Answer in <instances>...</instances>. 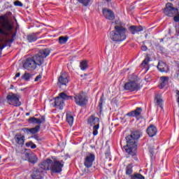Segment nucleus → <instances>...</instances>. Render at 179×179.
<instances>
[{"mask_svg": "<svg viewBox=\"0 0 179 179\" xmlns=\"http://www.w3.org/2000/svg\"><path fill=\"white\" fill-rule=\"evenodd\" d=\"M36 148H37V145L32 143V144H31V149H36Z\"/></svg>", "mask_w": 179, "mask_h": 179, "instance_id": "49530a36", "label": "nucleus"}, {"mask_svg": "<svg viewBox=\"0 0 179 179\" xmlns=\"http://www.w3.org/2000/svg\"><path fill=\"white\" fill-rule=\"evenodd\" d=\"M28 162L29 163H31L32 164H36L37 162H38V158H37V155L34 153L31 154V156L29 157V159H28Z\"/></svg>", "mask_w": 179, "mask_h": 179, "instance_id": "a878e982", "label": "nucleus"}, {"mask_svg": "<svg viewBox=\"0 0 179 179\" xmlns=\"http://www.w3.org/2000/svg\"><path fill=\"white\" fill-rule=\"evenodd\" d=\"M74 101L77 106L80 107H83V106H86L89 100L87 99V96L84 92H80L76 94L74 96Z\"/></svg>", "mask_w": 179, "mask_h": 179, "instance_id": "423d86ee", "label": "nucleus"}, {"mask_svg": "<svg viewBox=\"0 0 179 179\" xmlns=\"http://www.w3.org/2000/svg\"><path fill=\"white\" fill-rule=\"evenodd\" d=\"M50 50L49 49H43L38 51V52L32 57V59L36 62V66L43 65L44 62V58H47L48 55H50Z\"/></svg>", "mask_w": 179, "mask_h": 179, "instance_id": "20e7f679", "label": "nucleus"}, {"mask_svg": "<svg viewBox=\"0 0 179 179\" xmlns=\"http://www.w3.org/2000/svg\"><path fill=\"white\" fill-rule=\"evenodd\" d=\"M169 83V77L162 76L160 78V85H159V89H163Z\"/></svg>", "mask_w": 179, "mask_h": 179, "instance_id": "b1692460", "label": "nucleus"}, {"mask_svg": "<svg viewBox=\"0 0 179 179\" xmlns=\"http://www.w3.org/2000/svg\"><path fill=\"white\" fill-rule=\"evenodd\" d=\"M59 86H66L69 83V80L68 79V74L66 73H62L58 79Z\"/></svg>", "mask_w": 179, "mask_h": 179, "instance_id": "4468645a", "label": "nucleus"}, {"mask_svg": "<svg viewBox=\"0 0 179 179\" xmlns=\"http://www.w3.org/2000/svg\"><path fill=\"white\" fill-rule=\"evenodd\" d=\"M31 145H33V142L32 141H29L25 143V146L27 148H31Z\"/></svg>", "mask_w": 179, "mask_h": 179, "instance_id": "37998d69", "label": "nucleus"}, {"mask_svg": "<svg viewBox=\"0 0 179 179\" xmlns=\"http://www.w3.org/2000/svg\"><path fill=\"white\" fill-rule=\"evenodd\" d=\"M142 51H148V46L146 45H142L141 46Z\"/></svg>", "mask_w": 179, "mask_h": 179, "instance_id": "c03bdc74", "label": "nucleus"}, {"mask_svg": "<svg viewBox=\"0 0 179 179\" xmlns=\"http://www.w3.org/2000/svg\"><path fill=\"white\" fill-rule=\"evenodd\" d=\"M129 30L131 34H138V33L143 30V27L142 26L132 25L129 28Z\"/></svg>", "mask_w": 179, "mask_h": 179, "instance_id": "6ab92c4d", "label": "nucleus"}, {"mask_svg": "<svg viewBox=\"0 0 179 179\" xmlns=\"http://www.w3.org/2000/svg\"><path fill=\"white\" fill-rule=\"evenodd\" d=\"M106 2H111V0H106Z\"/></svg>", "mask_w": 179, "mask_h": 179, "instance_id": "8fccbe9b", "label": "nucleus"}, {"mask_svg": "<svg viewBox=\"0 0 179 179\" xmlns=\"http://www.w3.org/2000/svg\"><path fill=\"white\" fill-rule=\"evenodd\" d=\"M31 78V74L27 72H25L24 74L22 76V79H24V80H26V82H29Z\"/></svg>", "mask_w": 179, "mask_h": 179, "instance_id": "473e14b6", "label": "nucleus"}, {"mask_svg": "<svg viewBox=\"0 0 179 179\" xmlns=\"http://www.w3.org/2000/svg\"><path fill=\"white\" fill-rule=\"evenodd\" d=\"M134 166H132V164H128L126 167V175L129 176L131 178V176H132V173H134Z\"/></svg>", "mask_w": 179, "mask_h": 179, "instance_id": "cd10ccee", "label": "nucleus"}, {"mask_svg": "<svg viewBox=\"0 0 179 179\" xmlns=\"http://www.w3.org/2000/svg\"><path fill=\"white\" fill-rule=\"evenodd\" d=\"M147 134L150 138H152V136H155L156 134H157V129L155 125H150L148 129H147Z\"/></svg>", "mask_w": 179, "mask_h": 179, "instance_id": "412c9836", "label": "nucleus"}, {"mask_svg": "<svg viewBox=\"0 0 179 179\" xmlns=\"http://www.w3.org/2000/svg\"><path fill=\"white\" fill-rule=\"evenodd\" d=\"M115 30L109 33V37L114 43H122L127 40L128 29L121 24V21H115Z\"/></svg>", "mask_w": 179, "mask_h": 179, "instance_id": "f03ea898", "label": "nucleus"}, {"mask_svg": "<svg viewBox=\"0 0 179 179\" xmlns=\"http://www.w3.org/2000/svg\"><path fill=\"white\" fill-rule=\"evenodd\" d=\"M65 103L64 102V100L59 97H57L55 99V106L56 108H59L60 110H62L64 108V105Z\"/></svg>", "mask_w": 179, "mask_h": 179, "instance_id": "4be33fe9", "label": "nucleus"}, {"mask_svg": "<svg viewBox=\"0 0 179 179\" xmlns=\"http://www.w3.org/2000/svg\"><path fill=\"white\" fill-rule=\"evenodd\" d=\"M80 3H82L83 6H88L90 3V0H78Z\"/></svg>", "mask_w": 179, "mask_h": 179, "instance_id": "c9c22d12", "label": "nucleus"}, {"mask_svg": "<svg viewBox=\"0 0 179 179\" xmlns=\"http://www.w3.org/2000/svg\"><path fill=\"white\" fill-rule=\"evenodd\" d=\"M14 5L15 6H20V7L23 6V3L20 1H15L14 2Z\"/></svg>", "mask_w": 179, "mask_h": 179, "instance_id": "58836bf2", "label": "nucleus"}, {"mask_svg": "<svg viewBox=\"0 0 179 179\" xmlns=\"http://www.w3.org/2000/svg\"><path fill=\"white\" fill-rule=\"evenodd\" d=\"M13 141L15 145L22 147L26 141V137L24 136V134L17 133L14 136Z\"/></svg>", "mask_w": 179, "mask_h": 179, "instance_id": "9b49d317", "label": "nucleus"}, {"mask_svg": "<svg viewBox=\"0 0 179 179\" xmlns=\"http://www.w3.org/2000/svg\"><path fill=\"white\" fill-rule=\"evenodd\" d=\"M8 104L11 106H14L15 107H19L22 105L20 101H19V97L17 95L11 93L8 94L6 97Z\"/></svg>", "mask_w": 179, "mask_h": 179, "instance_id": "1a4fd4ad", "label": "nucleus"}, {"mask_svg": "<svg viewBox=\"0 0 179 179\" xmlns=\"http://www.w3.org/2000/svg\"><path fill=\"white\" fill-rule=\"evenodd\" d=\"M103 103H104V95H102L99 100V108L101 112L103 111Z\"/></svg>", "mask_w": 179, "mask_h": 179, "instance_id": "f704fd0d", "label": "nucleus"}, {"mask_svg": "<svg viewBox=\"0 0 179 179\" xmlns=\"http://www.w3.org/2000/svg\"><path fill=\"white\" fill-rule=\"evenodd\" d=\"M30 113H26V115H29Z\"/></svg>", "mask_w": 179, "mask_h": 179, "instance_id": "3c124183", "label": "nucleus"}, {"mask_svg": "<svg viewBox=\"0 0 179 179\" xmlns=\"http://www.w3.org/2000/svg\"><path fill=\"white\" fill-rule=\"evenodd\" d=\"M12 16V13L7 12L4 15L0 16V50H3L5 47H10L13 43L16 34L12 31L13 24L10 23L9 17Z\"/></svg>", "mask_w": 179, "mask_h": 179, "instance_id": "f257e3e1", "label": "nucleus"}, {"mask_svg": "<svg viewBox=\"0 0 179 179\" xmlns=\"http://www.w3.org/2000/svg\"><path fill=\"white\" fill-rule=\"evenodd\" d=\"M155 146L152 145L151 147H149V152L151 155V157L155 155Z\"/></svg>", "mask_w": 179, "mask_h": 179, "instance_id": "e433bc0d", "label": "nucleus"}, {"mask_svg": "<svg viewBox=\"0 0 179 179\" xmlns=\"http://www.w3.org/2000/svg\"><path fill=\"white\" fill-rule=\"evenodd\" d=\"M149 58H146L145 60L143 61L142 65H148L149 64Z\"/></svg>", "mask_w": 179, "mask_h": 179, "instance_id": "a19ab883", "label": "nucleus"}, {"mask_svg": "<svg viewBox=\"0 0 179 179\" xmlns=\"http://www.w3.org/2000/svg\"><path fill=\"white\" fill-rule=\"evenodd\" d=\"M131 179H145V176H142L141 173H136L131 176Z\"/></svg>", "mask_w": 179, "mask_h": 179, "instance_id": "2f4dec72", "label": "nucleus"}, {"mask_svg": "<svg viewBox=\"0 0 179 179\" xmlns=\"http://www.w3.org/2000/svg\"><path fill=\"white\" fill-rule=\"evenodd\" d=\"M52 163V160L47 159L46 161H43L38 165V171L41 173H44V171H47V170H50V167Z\"/></svg>", "mask_w": 179, "mask_h": 179, "instance_id": "f8f14e48", "label": "nucleus"}, {"mask_svg": "<svg viewBox=\"0 0 179 179\" xmlns=\"http://www.w3.org/2000/svg\"><path fill=\"white\" fill-rule=\"evenodd\" d=\"M80 68L81 71H86L89 68V63L87 60H83L80 62Z\"/></svg>", "mask_w": 179, "mask_h": 179, "instance_id": "bb28decb", "label": "nucleus"}, {"mask_svg": "<svg viewBox=\"0 0 179 179\" xmlns=\"http://www.w3.org/2000/svg\"><path fill=\"white\" fill-rule=\"evenodd\" d=\"M33 152H25L24 156L25 157V160H29L30 159V156L32 155Z\"/></svg>", "mask_w": 179, "mask_h": 179, "instance_id": "4c0bfd02", "label": "nucleus"}, {"mask_svg": "<svg viewBox=\"0 0 179 179\" xmlns=\"http://www.w3.org/2000/svg\"><path fill=\"white\" fill-rule=\"evenodd\" d=\"M141 114H142V108L137 107L135 110L129 112L127 115L128 117H134L135 118H138L141 117Z\"/></svg>", "mask_w": 179, "mask_h": 179, "instance_id": "dca6fc26", "label": "nucleus"}, {"mask_svg": "<svg viewBox=\"0 0 179 179\" xmlns=\"http://www.w3.org/2000/svg\"><path fill=\"white\" fill-rule=\"evenodd\" d=\"M88 124L93 127L92 134L96 136L99 134V128H100V119L94 115H91L87 120Z\"/></svg>", "mask_w": 179, "mask_h": 179, "instance_id": "39448f33", "label": "nucleus"}, {"mask_svg": "<svg viewBox=\"0 0 179 179\" xmlns=\"http://www.w3.org/2000/svg\"><path fill=\"white\" fill-rule=\"evenodd\" d=\"M161 41H163V39H162Z\"/></svg>", "mask_w": 179, "mask_h": 179, "instance_id": "603ef678", "label": "nucleus"}, {"mask_svg": "<svg viewBox=\"0 0 179 179\" xmlns=\"http://www.w3.org/2000/svg\"><path fill=\"white\" fill-rule=\"evenodd\" d=\"M30 134H37L40 131V125H36L35 127L29 129Z\"/></svg>", "mask_w": 179, "mask_h": 179, "instance_id": "72a5a7b5", "label": "nucleus"}, {"mask_svg": "<svg viewBox=\"0 0 179 179\" xmlns=\"http://www.w3.org/2000/svg\"><path fill=\"white\" fill-rule=\"evenodd\" d=\"M59 99H62V100H73V96H68L66 95V94L62 92L59 94L58 96Z\"/></svg>", "mask_w": 179, "mask_h": 179, "instance_id": "c85d7f7f", "label": "nucleus"}, {"mask_svg": "<svg viewBox=\"0 0 179 179\" xmlns=\"http://www.w3.org/2000/svg\"><path fill=\"white\" fill-rule=\"evenodd\" d=\"M154 103L155 106H157L160 108L163 109V98L160 94H156L154 99Z\"/></svg>", "mask_w": 179, "mask_h": 179, "instance_id": "aec40b11", "label": "nucleus"}, {"mask_svg": "<svg viewBox=\"0 0 179 179\" xmlns=\"http://www.w3.org/2000/svg\"><path fill=\"white\" fill-rule=\"evenodd\" d=\"M179 76V69H178L174 74V78L178 79Z\"/></svg>", "mask_w": 179, "mask_h": 179, "instance_id": "79ce46f5", "label": "nucleus"}, {"mask_svg": "<svg viewBox=\"0 0 179 179\" xmlns=\"http://www.w3.org/2000/svg\"><path fill=\"white\" fill-rule=\"evenodd\" d=\"M176 33L178 34L179 36V27L176 28Z\"/></svg>", "mask_w": 179, "mask_h": 179, "instance_id": "09e8293b", "label": "nucleus"}, {"mask_svg": "<svg viewBox=\"0 0 179 179\" xmlns=\"http://www.w3.org/2000/svg\"><path fill=\"white\" fill-rule=\"evenodd\" d=\"M28 121L29 124H38L40 125L43 124V122H45V117L44 116H42L41 118L32 117H30Z\"/></svg>", "mask_w": 179, "mask_h": 179, "instance_id": "f3484780", "label": "nucleus"}, {"mask_svg": "<svg viewBox=\"0 0 179 179\" xmlns=\"http://www.w3.org/2000/svg\"><path fill=\"white\" fill-rule=\"evenodd\" d=\"M68 40H69V36H60L59 38V44H65Z\"/></svg>", "mask_w": 179, "mask_h": 179, "instance_id": "7c9ffc66", "label": "nucleus"}, {"mask_svg": "<svg viewBox=\"0 0 179 179\" xmlns=\"http://www.w3.org/2000/svg\"><path fill=\"white\" fill-rule=\"evenodd\" d=\"M171 1H174V0H171Z\"/></svg>", "mask_w": 179, "mask_h": 179, "instance_id": "864d4df0", "label": "nucleus"}, {"mask_svg": "<svg viewBox=\"0 0 179 179\" xmlns=\"http://www.w3.org/2000/svg\"><path fill=\"white\" fill-rule=\"evenodd\" d=\"M96 156H94V154H90L87 155L85 159L84 166L87 169H90V167L93 166V162H94Z\"/></svg>", "mask_w": 179, "mask_h": 179, "instance_id": "ddd939ff", "label": "nucleus"}, {"mask_svg": "<svg viewBox=\"0 0 179 179\" xmlns=\"http://www.w3.org/2000/svg\"><path fill=\"white\" fill-rule=\"evenodd\" d=\"M23 68L27 71H34L37 68V64L32 57H28L23 63Z\"/></svg>", "mask_w": 179, "mask_h": 179, "instance_id": "6e6552de", "label": "nucleus"}, {"mask_svg": "<svg viewBox=\"0 0 179 179\" xmlns=\"http://www.w3.org/2000/svg\"><path fill=\"white\" fill-rule=\"evenodd\" d=\"M38 34H40V32L29 34L27 36V40L29 43H34L38 40Z\"/></svg>", "mask_w": 179, "mask_h": 179, "instance_id": "a211bd4d", "label": "nucleus"}, {"mask_svg": "<svg viewBox=\"0 0 179 179\" xmlns=\"http://www.w3.org/2000/svg\"><path fill=\"white\" fill-rule=\"evenodd\" d=\"M20 73H17L15 74V79H16V78H20Z\"/></svg>", "mask_w": 179, "mask_h": 179, "instance_id": "de8ad7c7", "label": "nucleus"}, {"mask_svg": "<svg viewBox=\"0 0 179 179\" xmlns=\"http://www.w3.org/2000/svg\"><path fill=\"white\" fill-rule=\"evenodd\" d=\"M124 90H129V92H135L139 90V84L136 81H129L124 84Z\"/></svg>", "mask_w": 179, "mask_h": 179, "instance_id": "9d476101", "label": "nucleus"}, {"mask_svg": "<svg viewBox=\"0 0 179 179\" xmlns=\"http://www.w3.org/2000/svg\"><path fill=\"white\" fill-rule=\"evenodd\" d=\"M22 131H23V132H24L25 134H30V129L27 128V127H24L22 129Z\"/></svg>", "mask_w": 179, "mask_h": 179, "instance_id": "ea45409f", "label": "nucleus"}, {"mask_svg": "<svg viewBox=\"0 0 179 179\" xmlns=\"http://www.w3.org/2000/svg\"><path fill=\"white\" fill-rule=\"evenodd\" d=\"M103 15L108 20H114L115 19V15H114L113 10H108V8L103 9Z\"/></svg>", "mask_w": 179, "mask_h": 179, "instance_id": "2eb2a0df", "label": "nucleus"}, {"mask_svg": "<svg viewBox=\"0 0 179 179\" xmlns=\"http://www.w3.org/2000/svg\"><path fill=\"white\" fill-rule=\"evenodd\" d=\"M141 131H135L131 132V135L126 137L127 145H124L123 149H124L125 152L130 156H135V155H136V149H138L136 141L141 138Z\"/></svg>", "mask_w": 179, "mask_h": 179, "instance_id": "7ed1b4c3", "label": "nucleus"}, {"mask_svg": "<svg viewBox=\"0 0 179 179\" xmlns=\"http://www.w3.org/2000/svg\"><path fill=\"white\" fill-rule=\"evenodd\" d=\"M66 122L69 125H73V116L71 113H66Z\"/></svg>", "mask_w": 179, "mask_h": 179, "instance_id": "c756f323", "label": "nucleus"}, {"mask_svg": "<svg viewBox=\"0 0 179 179\" xmlns=\"http://www.w3.org/2000/svg\"><path fill=\"white\" fill-rule=\"evenodd\" d=\"M31 177L32 179H43V172L36 169V171L33 172L31 175Z\"/></svg>", "mask_w": 179, "mask_h": 179, "instance_id": "393cba45", "label": "nucleus"}, {"mask_svg": "<svg viewBox=\"0 0 179 179\" xmlns=\"http://www.w3.org/2000/svg\"><path fill=\"white\" fill-rule=\"evenodd\" d=\"M41 77H42V76H41V75H40V74H39L38 76H37L35 78V80H34L35 82H38V80H39V79H41Z\"/></svg>", "mask_w": 179, "mask_h": 179, "instance_id": "a18cd8bd", "label": "nucleus"}, {"mask_svg": "<svg viewBox=\"0 0 179 179\" xmlns=\"http://www.w3.org/2000/svg\"><path fill=\"white\" fill-rule=\"evenodd\" d=\"M62 167H64V161H58L55 159L53 162L52 161L50 170L52 171V173H59L62 171Z\"/></svg>", "mask_w": 179, "mask_h": 179, "instance_id": "0eeeda50", "label": "nucleus"}, {"mask_svg": "<svg viewBox=\"0 0 179 179\" xmlns=\"http://www.w3.org/2000/svg\"><path fill=\"white\" fill-rule=\"evenodd\" d=\"M157 69L159 72H168L169 71V66L167 64L163 62H160L158 64Z\"/></svg>", "mask_w": 179, "mask_h": 179, "instance_id": "5701e85b", "label": "nucleus"}]
</instances>
